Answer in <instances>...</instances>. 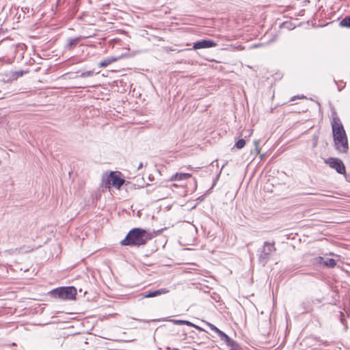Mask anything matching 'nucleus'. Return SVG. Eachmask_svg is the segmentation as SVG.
<instances>
[{
    "instance_id": "nucleus-24",
    "label": "nucleus",
    "mask_w": 350,
    "mask_h": 350,
    "mask_svg": "<svg viewBox=\"0 0 350 350\" xmlns=\"http://www.w3.org/2000/svg\"><path fill=\"white\" fill-rule=\"evenodd\" d=\"M259 144H260V142H259L258 140L254 141L255 149H256V150L257 151L258 153L260 152Z\"/></svg>"
},
{
    "instance_id": "nucleus-4",
    "label": "nucleus",
    "mask_w": 350,
    "mask_h": 350,
    "mask_svg": "<svg viewBox=\"0 0 350 350\" xmlns=\"http://www.w3.org/2000/svg\"><path fill=\"white\" fill-rule=\"evenodd\" d=\"M331 122L333 139L343 138L347 136L345 130L339 117L335 111L332 112Z\"/></svg>"
},
{
    "instance_id": "nucleus-1",
    "label": "nucleus",
    "mask_w": 350,
    "mask_h": 350,
    "mask_svg": "<svg viewBox=\"0 0 350 350\" xmlns=\"http://www.w3.org/2000/svg\"><path fill=\"white\" fill-rule=\"evenodd\" d=\"M151 239L150 232L142 228H135L128 232L125 238L120 241V244L124 246L140 247L144 245Z\"/></svg>"
},
{
    "instance_id": "nucleus-26",
    "label": "nucleus",
    "mask_w": 350,
    "mask_h": 350,
    "mask_svg": "<svg viewBox=\"0 0 350 350\" xmlns=\"http://www.w3.org/2000/svg\"><path fill=\"white\" fill-rule=\"evenodd\" d=\"M324 196H330V195H329V194H324Z\"/></svg>"
},
{
    "instance_id": "nucleus-17",
    "label": "nucleus",
    "mask_w": 350,
    "mask_h": 350,
    "mask_svg": "<svg viewBox=\"0 0 350 350\" xmlns=\"http://www.w3.org/2000/svg\"><path fill=\"white\" fill-rule=\"evenodd\" d=\"M336 265V262L333 258H327L325 260L324 265L325 267H329V268H334Z\"/></svg>"
},
{
    "instance_id": "nucleus-2",
    "label": "nucleus",
    "mask_w": 350,
    "mask_h": 350,
    "mask_svg": "<svg viewBox=\"0 0 350 350\" xmlns=\"http://www.w3.org/2000/svg\"><path fill=\"white\" fill-rule=\"evenodd\" d=\"M276 251L275 242L265 241L262 247L259 250L258 255V263L265 267L271 259V255Z\"/></svg>"
},
{
    "instance_id": "nucleus-18",
    "label": "nucleus",
    "mask_w": 350,
    "mask_h": 350,
    "mask_svg": "<svg viewBox=\"0 0 350 350\" xmlns=\"http://www.w3.org/2000/svg\"><path fill=\"white\" fill-rule=\"evenodd\" d=\"M245 145V139H239V140L236 142V144H235L234 146H235L237 148H238V149H241V148H243Z\"/></svg>"
},
{
    "instance_id": "nucleus-10",
    "label": "nucleus",
    "mask_w": 350,
    "mask_h": 350,
    "mask_svg": "<svg viewBox=\"0 0 350 350\" xmlns=\"http://www.w3.org/2000/svg\"><path fill=\"white\" fill-rule=\"evenodd\" d=\"M121 58V56H118V57H106L105 59H104L103 60H102L98 66L100 68H105V67H107L109 65L111 64L112 63L115 62H117L118 60H119Z\"/></svg>"
},
{
    "instance_id": "nucleus-23",
    "label": "nucleus",
    "mask_w": 350,
    "mask_h": 350,
    "mask_svg": "<svg viewBox=\"0 0 350 350\" xmlns=\"http://www.w3.org/2000/svg\"><path fill=\"white\" fill-rule=\"evenodd\" d=\"M230 350H241V347L235 342L234 345L230 347Z\"/></svg>"
},
{
    "instance_id": "nucleus-7",
    "label": "nucleus",
    "mask_w": 350,
    "mask_h": 350,
    "mask_svg": "<svg viewBox=\"0 0 350 350\" xmlns=\"http://www.w3.org/2000/svg\"><path fill=\"white\" fill-rule=\"evenodd\" d=\"M107 183L116 188H120L124 184V180L116 172H112L107 178Z\"/></svg>"
},
{
    "instance_id": "nucleus-11",
    "label": "nucleus",
    "mask_w": 350,
    "mask_h": 350,
    "mask_svg": "<svg viewBox=\"0 0 350 350\" xmlns=\"http://www.w3.org/2000/svg\"><path fill=\"white\" fill-rule=\"evenodd\" d=\"M191 177V174L189 173H176L175 174H173L170 177L171 181H175V180H187Z\"/></svg>"
},
{
    "instance_id": "nucleus-25",
    "label": "nucleus",
    "mask_w": 350,
    "mask_h": 350,
    "mask_svg": "<svg viewBox=\"0 0 350 350\" xmlns=\"http://www.w3.org/2000/svg\"><path fill=\"white\" fill-rule=\"evenodd\" d=\"M142 167H143V163H140L139 164V166H138L137 169H138V170H139V169H141Z\"/></svg>"
},
{
    "instance_id": "nucleus-6",
    "label": "nucleus",
    "mask_w": 350,
    "mask_h": 350,
    "mask_svg": "<svg viewBox=\"0 0 350 350\" xmlns=\"http://www.w3.org/2000/svg\"><path fill=\"white\" fill-rule=\"evenodd\" d=\"M335 150L340 154H346L349 150L347 137L333 139Z\"/></svg>"
},
{
    "instance_id": "nucleus-5",
    "label": "nucleus",
    "mask_w": 350,
    "mask_h": 350,
    "mask_svg": "<svg viewBox=\"0 0 350 350\" xmlns=\"http://www.w3.org/2000/svg\"><path fill=\"white\" fill-rule=\"evenodd\" d=\"M325 163L331 168L336 170L338 174H345L346 173L345 166L342 161L338 158L329 157L325 160Z\"/></svg>"
},
{
    "instance_id": "nucleus-21",
    "label": "nucleus",
    "mask_w": 350,
    "mask_h": 350,
    "mask_svg": "<svg viewBox=\"0 0 350 350\" xmlns=\"http://www.w3.org/2000/svg\"><path fill=\"white\" fill-rule=\"evenodd\" d=\"M23 74H24L23 70L16 71L12 74V77L14 79H17L18 77H22L23 75Z\"/></svg>"
},
{
    "instance_id": "nucleus-12",
    "label": "nucleus",
    "mask_w": 350,
    "mask_h": 350,
    "mask_svg": "<svg viewBox=\"0 0 350 350\" xmlns=\"http://www.w3.org/2000/svg\"><path fill=\"white\" fill-rule=\"evenodd\" d=\"M168 292H169V290L167 288H161V289H158V290H156L154 291H150L148 293H146L144 295V297H145V298L154 297H156L158 295H161L162 294L167 293Z\"/></svg>"
},
{
    "instance_id": "nucleus-14",
    "label": "nucleus",
    "mask_w": 350,
    "mask_h": 350,
    "mask_svg": "<svg viewBox=\"0 0 350 350\" xmlns=\"http://www.w3.org/2000/svg\"><path fill=\"white\" fill-rule=\"evenodd\" d=\"M81 37H77L75 38H70L68 43L66 45V49L68 51L72 50L77 46Z\"/></svg>"
},
{
    "instance_id": "nucleus-15",
    "label": "nucleus",
    "mask_w": 350,
    "mask_h": 350,
    "mask_svg": "<svg viewBox=\"0 0 350 350\" xmlns=\"http://www.w3.org/2000/svg\"><path fill=\"white\" fill-rule=\"evenodd\" d=\"M303 312H308L312 310V304L310 301L306 300L301 304Z\"/></svg>"
},
{
    "instance_id": "nucleus-9",
    "label": "nucleus",
    "mask_w": 350,
    "mask_h": 350,
    "mask_svg": "<svg viewBox=\"0 0 350 350\" xmlns=\"http://www.w3.org/2000/svg\"><path fill=\"white\" fill-rule=\"evenodd\" d=\"M207 325L212 331L216 332L219 335V336L221 340H224L226 342L228 339L229 336L226 334H225L223 331H221L219 328H217L213 324L207 323Z\"/></svg>"
},
{
    "instance_id": "nucleus-22",
    "label": "nucleus",
    "mask_w": 350,
    "mask_h": 350,
    "mask_svg": "<svg viewBox=\"0 0 350 350\" xmlns=\"http://www.w3.org/2000/svg\"><path fill=\"white\" fill-rule=\"evenodd\" d=\"M225 342L228 347H230L231 346L234 345L235 341L229 337Z\"/></svg>"
},
{
    "instance_id": "nucleus-16",
    "label": "nucleus",
    "mask_w": 350,
    "mask_h": 350,
    "mask_svg": "<svg viewBox=\"0 0 350 350\" xmlns=\"http://www.w3.org/2000/svg\"><path fill=\"white\" fill-rule=\"evenodd\" d=\"M339 25L342 27L350 28V16H347L342 18L340 21Z\"/></svg>"
},
{
    "instance_id": "nucleus-19",
    "label": "nucleus",
    "mask_w": 350,
    "mask_h": 350,
    "mask_svg": "<svg viewBox=\"0 0 350 350\" xmlns=\"http://www.w3.org/2000/svg\"><path fill=\"white\" fill-rule=\"evenodd\" d=\"M314 263L320 265H324L325 259L322 256H318L314 259Z\"/></svg>"
},
{
    "instance_id": "nucleus-3",
    "label": "nucleus",
    "mask_w": 350,
    "mask_h": 350,
    "mask_svg": "<svg viewBox=\"0 0 350 350\" xmlns=\"http://www.w3.org/2000/svg\"><path fill=\"white\" fill-rule=\"evenodd\" d=\"M51 295L55 298L63 300H74L77 295V289L74 286H62L52 290Z\"/></svg>"
},
{
    "instance_id": "nucleus-13",
    "label": "nucleus",
    "mask_w": 350,
    "mask_h": 350,
    "mask_svg": "<svg viewBox=\"0 0 350 350\" xmlns=\"http://www.w3.org/2000/svg\"><path fill=\"white\" fill-rule=\"evenodd\" d=\"M170 321H172L175 325H188L189 327H195L196 329H197L198 330H202V329L201 327H200L198 325H194L193 323H192L191 322H190L189 321L171 319Z\"/></svg>"
},
{
    "instance_id": "nucleus-20",
    "label": "nucleus",
    "mask_w": 350,
    "mask_h": 350,
    "mask_svg": "<svg viewBox=\"0 0 350 350\" xmlns=\"http://www.w3.org/2000/svg\"><path fill=\"white\" fill-rule=\"evenodd\" d=\"M94 75V70H89L86 72H83L80 75V77L85 78L88 77H92Z\"/></svg>"
},
{
    "instance_id": "nucleus-8",
    "label": "nucleus",
    "mask_w": 350,
    "mask_h": 350,
    "mask_svg": "<svg viewBox=\"0 0 350 350\" xmlns=\"http://www.w3.org/2000/svg\"><path fill=\"white\" fill-rule=\"evenodd\" d=\"M217 46V43L211 40H201L193 43V49H200L215 47Z\"/></svg>"
}]
</instances>
